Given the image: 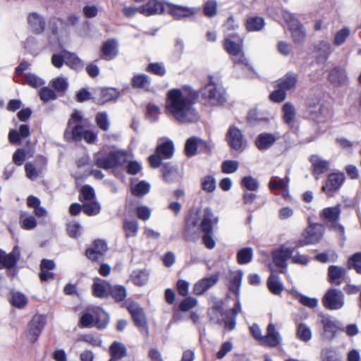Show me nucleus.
<instances>
[{
	"mask_svg": "<svg viewBox=\"0 0 361 361\" xmlns=\"http://www.w3.org/2000/svg\"><path fill=\"white\" fill-rule=\"evenodd\" d=\"M195 92L189 86L170 90L166 101V113L180 123H191L199 116L194 106Z\"/></svg>",
	"mask_w": 361,
	"mask_h": 361,
	"instance_id": "nucleus-1",
	"label": "nucleus"
},
{
	"mask_svg": "<svg viewBox=\"0 0 361 361\" xmlns=\"http://www.w3.org/2000/svg\"><path fill=\"white\" fill-rule=\"evenodd\" d=\"M224 48L232 57L235 64L243 65L252 69L243 50V38L234 33L228 35L224 40Z\"/></svg>",
	"mask_w": 361,
	"mask_h": 361,
	"instance_id": "nucleus-2",
	"label": "nucleus"
},
{
	"mask_svg": "<svg viewBox=\"0 0 361 361\" xmlns=\"http://www.w3.org/2000/svg\"><path fill=\"white\" fill-rule=\"evenodd\" d=\"M201 97L204 102L210 106L221 105L226 101L225 91L220 81L209 76L208 82L200 91Z\"/></svg>",
	"mask_w": 361,
	"mask_h": 361,
	"instance_id": "nucleus-3",
	"label": "nucleus"
},
{
	"mask_svg": "<svg viewBox=\"0 0 361 361\" xmlns=\"http://www.w3.org/2000/svg\"><path fill=\"white\" fill-rule=\"evenodd\" d=\"M130 157V152L118 150L108 154L103 152H97L94 159L95 166L101 169H109L116 165H123Z\"/></svg>",
	"mask_w": 361,
	"mask_h": 361,
	"instance_id": "nucleus-4",
	"label": "nucleus"
},
{
	"mask_svg": "<svg viewBox=\"0 0 361 361\" xmlns=\"http://www.w3.org/2000/svg\"><path fill=\"white\" fill-rule=\"evenodd\" d=\"M81 116L79 112H75L71 116V119L68 122V128H71L73 123H75V126L69 134L68 130L65 132V137L66 139H73L75 141L85 140L87 143L92 144L97 140V135L96 133L85 129L80 124Z\"/></svg>",
	"mask_w": 361,
	"mask_h": 361,
	"instance_id": "nucleus-5",
	"label": "nucleus"
},
{
	"mask_svg": "<svg viewBox=\"0 0 361 361\" xmlns=\"http://www.w3.org/2000/svg\"><path fill=\"white\" fill-rule=\"evenodd\" d=\"M283 17L288 23L291 37L295 44H302L306 38V31L302 25L288 11H284Z\"/></svg>",
	"mask_w": 361,
	"mask_h": 361,
	"instance_id": "nucleus-6",
	"label": "nucleus"
},
{
	"mask_svg": "<svg viewBox=\"0 0 361 361\" xmlns=\"http://www.w3.org/2000/svg\"><path fill=\"white\" fill-rule=\"evenodd\" d=\"M324 234V227L322 224H312L302 233L301 238L298 240V246H303L318 243Z\"/></svg>",
	"mask_w": 361,
	"mask_h": 361,
	"instance_id": "nucleus-7",
	"label": "nucleus"
},
{
	"mask_svg": "<svg viewBox=\"0 0 361 361\" xmlns=\"http://www.w3.org/2000/svg\"><path fill=\"white\" fill-rule=\"evenodd\" d=\"M322 302L324 306L329 310H338L344 305V295L341 290L330 288L324 295Z\"/></svg>",
	"mask_w": 361,
	"mask_h": 361,
	"instance_id": "nucleus-8",
	"label": "nucleus"
},
{
	"mask_svg": "<svg viewBox=\"0 0 361 361\" xmlns=\"http://www.w3.org/2000/svg\"><path fill=\"white\" fill-rule=\"evenodd\" d=\"M319 317L323 329V338L327 341L332 340L340 329L339 322L327 315L321 314Z\"/></svg>",
	"mask_w": 361,
	"mask_h": 361,
	"instance_id": "nucleus-9",
	"label": "nucleus"
},
{
	"mask_svg": "<svg viewBox=\"0 0 361 361\" xmlns=\"http://www.w3.org/2000/svg\"><path fill=\"white\" fill-rule=\"evenodd\" d=\"M310 112L317 122H325L330 116V106L324 101H318L316 104L310 106Z\"/></svg>",
	"mask_w": 361,
	"mask_h": 361,
	"instance_id": "nucleus-10",
	"label": "nucleus"
},
{
	"mask_svg": "<svg viewBox=\"0 0 361 361\" xmlns=\"http://www.w3.org/2000/svg\"><path fill=\"white\" fill-rule=\"evenodd\" d=\"M345 180L343 173H332L329 175L322 190L326 194L331 195L334 192L338 190Z\"/></svg>",
	"mask_w": 361,
	"mask_h": 361,
	"instance_id": "nucleus-11",
	"label": "nucleus"
},
{
	"mask_svg": "<svg viewBox=\"0 0 361 361\" xmlns=\"http://www.w3.org/2000/svg\"><path fill=\"white\" fill-rule=\"evenodd\" d=\"M295 252L294 248L281 246L279 249L272 252V260L274 264L279 268L286 269L287 259L290 258L291 255Z\"/></svg>",
	"mask_w": 361,
	"mask_h": 361,
	"instance_id": "nucleus-12",
	"label": "nucleus"
},
{
	"mask_svg": "<svg viewBox=\"0 0 361 361\" xmlns=\"http://www.w3.org/2000/svg\"><path fill=\"white\" fill-rule=\"evenodd\" d=\"M44 325L43 319L39 316H35L28 325L25 334L27 339L31 343L36 341L44 328Z\"/></svg>",
	"mask_w": 361,
	"mask_h": 361,
	"instance_id": "nucleus-13",
	"label": "nucleus"
},
{
	"mask_svg": "<svg viewBox=\"0 0 361 361\" xmlns=\"http://www.w3.org/2000/svg\"><path fill=\"white\" fill-rule=\"evenodd\" d=\"M127 309L130 313L136 326L145 329L146 327V319L142 310L140 306L132 301H127L126 303Z\"/></svg>",
	"mask_w": 361,
	"mask_h": 361,
	"instance_id": "nucleus-14",
	"label": "nucleus"
},
{
	"mask_svg": "<svg viewBox=\"0 0 361 361\" xmlns=\"http://www.w3.org/2000/svg\"><path fill=\"white\" fill-rule=\"evenodd\" d=\"M219 281V276L213 274L209 277L203 278L197 281L193 286V293L195 295H202L207 290L214 286Z\"/></svg>",
	"mask_w": 361,
	"mask_h": 361,
	"instance_id": "nucleus-15",
	"label": "nucleus"
},
{
	"mask_svg": "<svg viewBox=\"0 0 361 361\" xmlns=\"http://www.w3.org/2000/svg\"><path fill=\"white\" fill-rule=\"evenodd\" d=\"M169 7V13L176 19L188 18L195 15L197 10L192 7H185L179 5L166 3Z\"/></svg>",
	"mask_w": 361,
	"mask_h": 361,
	"instance_id": "nucleus-16",
	"label": "nucleus"
},
{
	"mask_svg": "<svg viewBox=\"0 0 361 361\" xmlns=\"http://www.w3.org/2000/svg\"><path fill=\"white\" fill-rule=\"evenodd\" d=\"M282 338L273 324H269L267 329L266 335L262 338V344L269 347H276L281 342Z\"/></svg>",
	"mask_w": 361,
	"mask_h": 361,
	"instance_id": "nucleus-17",
	"label": "nucleus"
},
{
	"mask_svg": "<svg viewBox=\"0 0 361 361\" xmlns=\"http://www.w3.org/2000/svg\"><path fill=\"white\" fill-rule=\"evenodd\" d=\"M228 142L231 148L235 150H243L245 142L240 130L235 127H231L228 131Z\"/></svg>",
	"mask_w": 361,
	"mask_h": 361,
	"instance_id": "nucleus-18",
	"label": "nucleus"
},
{
	"mask_svg": "<svg viewBox=\"0 0 361 361\" xmlns=\"http://www.w3.org/2000/svg\"><path fill=\"white\" fill-rule=\"evenodd\" d=\"M219 218L215 217L210 208H206L201 219L200 228L204 233H212L213 224H218Z\"/></svg>",
	"mask_w": 361,
	"mask_h": 361,
	"instance_id": "nucleus-19",
	"label": "nucleus"
},
{
	"mask_svg": "<svg viewBox=\"0 0 361 361\" xmlns=\"http://www.w3.org/2000/svg\"><path fill=\"white\" fill-rule=\"evenodd\" d=\"M164 11V6L161 1L150 0L145 4L140 6V13L145 16L161 14Z\"/></svg>",
	"mask_w": 361,
	"mask_h": 361,
	"instance_id": "nucleus-20",
	"label": "nucleus"
},
{
	"mask_svg": "<svg viewBox=\"0 0 361 361\" xmlns=\"http://www.w3.org/2000/svg\"><path fill=\"white\" fill-rule=\"evenodd\" d=\"M19 256L20 250L17 247H15L8 255L0 250V269L4 267L11 268L15 266L19 259Z\"/></svg>",
	"mask_w": 361,
	"mask_h": 361,
	"instance_id": "nucleus-21",
	"label": "nucleus"
},
{
	"mask_svg": "<svg viewBox=\"0 0 361 361\" xmlns=\"http://www.w3.org/2000/svg\"><path fill=\"white\" fill-rule=\"evenodd\" d=\"M107 250V245L105 241L97 240L94 243L92 247L86 250V256L88 259L94 261L99 259Z\"/></svg>",
	"mask_w": 361,
	"mask_h": 361,
	"instance_id": "nucleus-22",
	"label": "nucleus"
},
{
	"mask_svg": "<svg viewBox=\"0 0 361 361\" xmlns=\"http://www.w3.org/2000/svg\"><path fill=\"white\" fill-rule=\"evenodd\" d=\"M310 161L313 168V173L315 176L324 173L329 169V162L325 159H322L318 155H312Z\"/></svg>",
	"mask_w": 361,
	"mask_h": 361,
	"instance_id": "nucleus-23",
	"label": "nucleus"
},
{
	"mask_svg": "<svg viewBox=\"0 0 361 361\" xmlns=\"http://www.w3.org/2000/svg\"><path fill=\"white\" fill-rule=\"evenodd\" d=\"M102 58L106 60H111L118 53V43L115 39L107 40L102 48Z\"/></svg>",
	"mask_w": 361,
	"mask_h": 361,
	"instance_id": "nucleus-24",
	"label": "nucleus"
},
{
	"mask_svg": "<svg viewBox=\"0 0 361 361\" xmlns=\"http://www.w3.org/2000/svg\"><path fill=\"white\" fill-rule=\"evenodd\" d=\"M276 140V137L271 133H261L256 139L255 144L257 147L261 150L269 149Z\"/></svg>",
	"mask_w": 361,
	"mask_h": 361,
	"instance_id": "nucleus-25",
	"label": "nucleus"
},
{
	"mask_svg": "<svg viewBox=\"0 0 361 361\" xmlns=\"http://www.w3.org/2000/svg\"><path fill=\"white\" fill-rule=\"evenodd\" d=\"M282 113L283 122L290 127H293L296 116V111L294 106L290 102L285 103L282 107Z\"/></svg>",
	"mask_w": 361,
	"mask_h": 361,
	"instance_id": "nucleus-26",
	"label": "nucleus"
},
{
	"mask_svg": "<svg viewBox=\"0 0 361 361\" xmlns=\"http://www.w3.org/2000/svg\"><path fill=\"white\" fill-rule=\"evenodd\" d=\"M345 269L338 266H331L329 268V281L334 285L341 284V279L344 277Z\"/></svg>",
	"mask_w": 361,
	"mask_h": 361,
	"instance_id": "nucleus-27",
	"label": "nucleus"
},
{
	"mask_svg": "<svg viewBox=\"0 0 361 361\" xmlns=\"http://www.w3.org/2000/svg\"><path fill=\"white\" fill-rule=\"evenodd\" d=\"M111 284L104 280L95 281L92 285V292L95 297L105 298L109 295Z\"/></svg>",
	"mask_w": 361,
	"mask_h": 361,
	"instance_id": "nucleus-28",
	"label": "nucleus"
},
{
	"mask_svg": "<svg viewBox=\"0 0 361 361\" xmlns=\"http://www.w3.org/2000/svg\"><path fill=\"white\" fill-rule=\"evenodd\" d=\"M109 352L111 354L109 360L118 361L126 355L127 350L123 344L115 341L111 345Z\"/></svg>",
	"mask_w": 361,
	"mask_h": 361,
	"instance_id": "nucleus-29",
	"label": "nucleus"
},
{
	"mask_svg": "<svg viewBox=\"0 0 361 361\" xmlns=\"http://www.w3.org/2000/svg\"><path fill=\"white\" fill-rule=\"evenodd\" d=\"M290 293L304 306L314 308L318 305V300L317 298L305 296L295 289H291Z\"/></svg>",
	"mask_w": 361,
	"mask_h": 361,
	"instance_id": "nucleus-30",
	"label": "nucleus"
},
{
	"mask_svg": "<svg viewBox=\"0 0 361 361\" xmlns=\"http://www.w3.org/2000/svg\"><path fill=\"white\" fill-rule=\"evenodd\" d=\"M297 83V77L293 73H288L279 80L278 87L282 88L286 92L295 89Z\"/></svg>",
	"mask_w": 361,
	"mask_h": 361,
	"instance_id": "nucleus-31",
	"label": "nucleus"
},
{
	"mask_svg": "<svg viewBox=\"0 0 361 361\" xmlns=\"http://www.w3.org/2000/svg\"><path fill=\"white\" fill-rule=\"evenodd\" d=\"M267 286L270 292L274 295H279L283 290L282 283L278 276L271 274L267 280Z\"/></svg>",
	"mask_w": 361,
	"mask_h": 361,
	"instance_id": "nucleus-32",
	"label": "nucleus"
},
{
	"mask_svg": "<svg viewBox=\"0 0 361 361\" xmlns=\"http://www.w3.org/2000/svg\"><path fill=\"white\" fill-rule=\"evenodd\" d=\"M329 78L334 84H343L347 80L346 72L342 68L336 67L329 73Z\"/></svg>",
	"mask_w": 361,
	"mask_h": 361,
	"instance_id": "nucleus-33",
	"label": "nucleus"
},
{
	"mask_svg": "<svg viewBox=\"0 0 361 361\" xmlns=\"http://www.w3.org/2000/svg\"><path fill=\"white\" fill-rule=\"evenodd\" d=\"M65 64L76 71L83 68L82 61L74 54L64 51Z\"/></svg>",
	"mask_w": 361,
	"mask_h": 361,
	"instance_id": "nucleus-34",
	"label": "nucleus"
},
{
	"mask_svg": "<svg viewBox=\"0 0 361 361\" xmlns=\"http://www.w3.org/2000/svg\"><path fill=\"white\" fill-rule=\"evenodd\" d=\"M340 212V207L338 206H335L324 209L321 215L322 218L324 221L328 222H334L338 219Z\"/></svg>",
	"mask_w": 361,
	"mask_h": 361,
	"instance_id": "nucleus-35",
	"label": "nucleus"
},
{
	"mask_svg": "<svg viewBox=\"0 0 361 361\" xmlns=\"http://www.w3.org/2000/svg\"><path fill=\"white\" fill-rule=\"evenodd\" d=\"M264 26V20L258 16L248 17L246 20V27L249 31H259Z\"/></svg>",
	"mask_w": 361,
	"mask_h": 361,
	"instance_id": "nucleus-36",
	"label": "nucleus"
},
{
	"mask_svg": "<svg viewBox=\"0 0 361 361\" xmlns=\"http://www.w3.org/2000/svg\"><path fill=\"white\" fill-rule=\"evenodd\" d=\"M315 49L319 56L324 59H326L333 51L331 44L325 40L319 42L315 45Z\"/></svg>",
	"mask_w": 361,
	"mask_h": 361,
	"instance_id": "nucleus-37",
	"label": "nucleus"
},
{
	"mask_svg": "<svg viewBox=\"0 0 361 361\" xmlns=\"http://www.w3.org/2000/svg\"><path fill=\"white\" fill-rule=\"evenodd\" d=\"M350 30L348 27H343L336 32L333 40L334 44L336 47L343 45L350 37Z\"/></svg>",
	"mask_w": 361,
	"mask_h": 361,
	"instance_id": "nucleus-38",
	"label": "nucleus"
},
{
	"mask_svg": "<svg viewBox=\"0 0 361 361\" xmlns=\"http://www.w3.org/2000/svg\"><path fill=\"white\" fill-rule=\"evenodd\" d=\"M242 277L243 274L240 271L231 272L229 276L230 290L234 292L236 295L239 294Z\"/></svg>",
	"mask_w": 361,
	"mask_h": 361,
	"instance_id": "nucleus-39",
	"label": "nucleus"
},
{
	"mask_svg": "<svg viewBox=\"0 0 361 361\" xmlns=\"http://www.w3.org/2000/svg\"><path fill=\"white\" fill-rule=\"evenodd\" d=\"M199 137H192L188 138L185 145V153L187 157H190L196 154L199 149Z\"/></svg>",
	"mask_w": 361,
	"mask_h": 361,
	"instance_id": "nucleus-40",
	"label": "nucleus"
},
{
	"mask_svg": "<svg viewBox=\"0 0 361 361\" xmlns=\"http://www.w3.org/2000/svg\"><path fill=\"white\" fill-rule=\"evenodd\" d=\"M173 149L174 146L173 142L168 141L157 146V153L164 158L169 159L173 155Z\"/></svg>",
	"mask_w": 361,
	"mask_h": 361,
	"instance_id": "nucleus-41",
	"label": "nucleus"
},
{
	"mask_svg": "<svg viewBox=\"0 0 361 361\" xmlns=\"http://www.w3.org/2000/svg\"><path fill=\"white\" fill-rule=\"evenodd\" d=\"M109 320V314L103 310L97 308L96 311V317L94 318L95 326L99 329H104L106 327Z\"/></svg>",
	"mask_w": 361,
	"mask_h": 361,
	"instance_id": "nucleus-42",
	"label": "nucleus"
},
{
	"mask_svg": "<svg viewBox=\"0 0 361 361\" xmlns=\"http://www.w3.org/2000/svg\"><path fill=\"white\" fill-rule=\"evenodd\" d=\"M82 212L88 216L97 215L101 212V206L94 200L88 201L83 204Z\"/></svg>",
	"mask_w": 361,
	"mask_h": 361,
	"instance_id": "nucleus-43",
	"label": "nucleus"
},
{
	"mask_svg": "<svg viewBox=\"0 0 361 361\" xmlns=\"http://www.w3.org/2000/svg\"><path fill=\"white\" fill-rule=\"evenodd\" d=\"M132 83L134 87L148 90L150 80L146 75H136L133 78Z\"/></svg>",
	"mask_w": 361,
	"mask_h": 361,
	"instance_id": "nucleus-44",
	"label": "nucleus"
},
{
	"mask_svg": "<svg viewBox=\"0 0 361 361\" xmlns=\"http://www.w3.org/2000/svg\"><path fill=\"white\" fill-rule=\"evenodd\" d=\"M34 152L31 149H29L27 152L23 149H18L13 155V161L15 164L18 166H21L27 156L28 157H32L33 156Z\"/></svg>",
	"mask_w": 361,
	"mask_h": 361,
	"instance_id": "nucleus-45",
	"label": "nucleus"
},
{
	"mask_svg": "<svg viewBox=\"0 0 361 361\" xmlns=\"http://www.w3.org/2000/svg\"><path fill=\"white\" fill-rule=\"evenodd\" d=\"M297 336L300 340L307 342L312 338V331L306 324L300 323L298 326Z\"/></svg>",
	"mask_w": 361,
	"mask_h": 361,
	"instance_id": "nucleus-46",
	"label": "nucleus"
},
{
	"mask_svg": "<svg viewBox=\"0 0 361 361\" xmlns=\"http://www.w3.org/2000/svg\"><path fill=\"white\" fill-rule=\"evenodd\" d=\"M131 279L134 284L141 286L147 283L148 274L142 270L134 271L131 275Z\"/></svg>",
	"mask_w": 361,
	"mask_h": 361,
	"instance_id": "nucleus-47",
	"label": "nucleus"
},
{
	"mask_svg": "<svg viewBox=\"0 0 361 361\" xmlns=\"http://www.w3.org/2000/svg\"><path fill=\"white\" fill-rule=\"evenodd\" d=\"M252 250L250 247H245L240 250L237 254L238 262L240 264L249 263L252 258Z\"/></svg>",
	"mask_w": 361,
	"mask_h": 361,
	"instance_id": "nucleus-48",
	"label": "nucleus"
},
{
	"mask_svg": "<svg viewBox=\"0 0 361 361\" xmlns=\"http://www.w3.org/2000/svg\"><path fill=\"white\" fill-rule=\"evenodd\" d=\"M11 302L13 306L21 309L27 305V300L24 294L14 292L12 293Z\"/></svg>",
	"mask_w": 361,
	"mask_h": 361,
	"instance_id": "nucleus-49",
	"label": "nucleus"
},
{
	"mask_svg": "<svg viewBox=\"0 0 361 361\" xmlns=\"http://www.w3.org/2000/svg\"><path fill=\"white\" fill-rule=\"evenodd\" d=\"M28 22L35 32H40L44 28V22L42 18L36 13L29 15Z\"/></svg>",
	"mask_w": 361,
	"mask_h": 361,
	"instance_id": "nucleus-50",
	"label": "nucleus"
},
{
	"mask_svg": "<svg viewBox=\"0 0 361 361\" xmlns=\"http://www.w3.org/2000/svg\"><path fill=\"white\" fill-rule=\"evenodd\" d=\"M289 178L288 176H286L285 178H279L277 177H274L271 178L269 183V188L270 190H274L277 188L283 189L288 186Z\"/></svg>",
	"mask_w": 361,
	"mask_h": 361,
	"instance_id": "nucleus-51",
	"label": "nucleus"
},
{
	"mask_svg": "<svg viewBox=\"0 0 361 361\" xmlns=\"http://www.w3.org/2000/svg\"><path fill=\"white\" fill-rule=\"evenodd\" d=\"M109 293L116 300L122 301L126 296V290L122 286H114L111 285Z\"/></svg>",
	"mask_w": 361,
	"mask_h": 361,
	"instance_id": "nucleus-52",
	"label": "nucleus"
},
{
	"mask_svg": "<svg viewBox=\"0 0 361 361\" xmlns=\"http://www.w3.org/2000/svg\"><path fill=\"white\" fill-rule=\"evenodd\" d=\"M96 123L99 128L102 130L106 131L109 128L110 123L107 116V114L105 112L98 113L96 116Z\"/></svg>",
	"mask_w": 361,
	"mask_h": 361,
	"instance_id": "nucleus-53",
	"label": "nucleus"
},
{
	"mask_svg": "<svg viewBox=\"0 0 361 361\" xmlns=\"http://www.w3.org/2000/svg\"><path fill=\"white\" fill-rule=\"evenodd\" d=\"M202 188L207 192H212L216 189L215 178L212 176H206L202 180Z\"/></svg>",
	"mask_w": 361,
	"mask_h": 361,
	"instance_id": "nucleus-54",
	"label": "nucleus"
},
{
	"mask_svg": "<svg viewBox=\"0 0 361 361\" xmlns=\"http://www.w3.org/2000/svg\"><path fill=\"white\" fill-rule=\"evenodd\" d=\"M123 228L126 232V237L136 235L138 230V225L136 221H126L124 222Z\"/></svg>",
	"mask_w": 361,
	"mask_h": 361,
	"instance_id": "nucleus-55",
	"label": "nucleus"
},
{
	"mask_svg": "<svg viewBox=\"0 0 361 361\" xmlns=\"http://www.w3.org/2000/svg\"><path fill=\"white\" fill-rule=\"evenodd\" d=\"M241 185L247 190L255 191L259 188V183L256 178L252 176H245L241 180Z\"/></svg>",
	"mask_w": 361,
	"mask_h": 361,
	"instance_id": "nucleus-56",
	"label": "nucleus"
},
{
	"mask_svg": "<svg viewBox=\"0 0 361 361\" xmlns=\"http://www.w3.org/2000/svg\"><path fill=\"white\" fill-rule=\"evenodd\" d=\"M239 167V163L234 160L224 161L221 164V171L224 173H232L235 172Z\"/></svg>",
	"mask_w": 361,
	"mask_h": 361,
	"instance_id": "nucleus-57",
	"label": "nucleus"
},
{
	"mask_svg": "<svg viewBox=\"0 0 361 361\" xmlns=\"http://www.w3.org/2000/svg\"><path fill=\"white\" fill-rule=\"evenodd\" d=\"M102 102H106L118 97V92L113 88H104L101 90Z\"/></svg>",
	"mask_w": 361,
	"mask_h": 361,
	"instance_id": "nucleus-58",
	"label": "nucleus"
},
{
	"mask_svg": "<svg viewBox=\"0 0 361 361\" xmlns=\"http://www.w3.org/2000/svg\"><path fill=\"white\" fill-rule=\"evenodd\" d=\"M217 2L215 0H208L204 6V13L207 17H213L216 14Z\"/></svg>",
	"mask_w": 361,
	"mask_h": 361,
	"instance_id": "nucleus-59",
	"label": "nucleus"
},
{
	"mask_svg": "<svg viewBox=\"0 0 361 361\" xmlns=\"http://www.w3.org/2000/svg\"><path fill=\"white\" fill-rule=\"evenodd\" d=\"M197 305V299L192 297H188L180 302L179 308L183 312H187L195 307Z\"/></svg>",
	"mask_w": 361,
	"mask_h": 361,
	"instance_id": "nucleus-60",
	"label": "nucleus"
},
{
	"mask_svg": "<svg viewBox=\"0 0 361 361\" xmlns=\"http://www.w3.org/2000/svg\"><path fill=\"white\" fill-rule=\"evenodd\" d=\"M52 87L59 92H64L68 88V83L64 78H57L52 80Z\"/></svg>",
	"mask_w": 361,
	"mask_h": 361,
	"instance_id": "nucleus-61",
	"label": "nucleus"
},
{
	"mask_svg": "<svg viewBox=\"0 0 361 361\" xmlns=\"http://www.w3.org/2000/svg\"><path fill=\"white\" fill-rule=\"evenodd\" d=\"M149 188L150 186L147 183L141 181L133 188V193L137 196H142L149 192Z\"/></svg>",
	"mask_w": 361,
	"mask_h": 361,
	"instance_id": "nucleus-62",
	"label": "nucleus"
},
{
	"mask_svg": "<svg viewBox=\"0 0 361 361\" xmlns=\"http://www.w3.org/2000/svg\"><path fill=\"white\" fill-rule=\"evenodd\" d=\"M321 358L322 361H341L336 352L329 348L322 350Z\"/></svg>",
	"mask_w": 361,
	"mask_h": 361,
	"instance_id": "nucleus-63",
	"label": "nucleus"
},
{
	"mask_svg": "<svg viewBox=\"0 0 361 361\" xmlns=\"http://www.w3.org/2000/svg\"><path fill=\"white\" fill-rule=\"evenodd\" d=\"M349 265L361 274V252L356 253L349 259Z\"/></svg>",
	"mask_w": 361,
	"mask_h": 361,
	"instance_id": "nucleus-64",
	"label": "nucleus"
}]
</instances>
